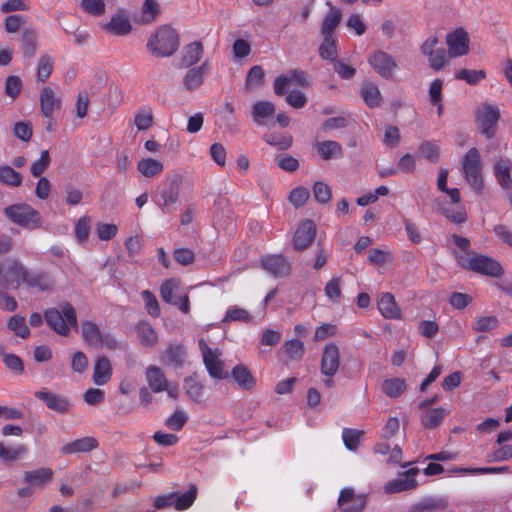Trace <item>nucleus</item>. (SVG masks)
I'll list each match as a JSON object with an SVG mask.
<instances>
[{
	"instance_id": "obj_1",
	"label": "nucleus",
	"mask_w": 512,
	"mask_h": 512,
	"mask_svg": "<svg viewBox=\"0 0 512 512\" xmlns=\"http://www.w3.org/2000/svg\"><path fill=\"white\" fill-rule=\"evenodd\" d=\"M455 258L462 268L481 275L498 278L504 273L502 265L497 260L475 251H468L462 254L456 253Z\"/></svg>"
},
{
	"instance_id": "obj_2",
	"label": "nucleus",
	"mask_w": 512,
	"mask_h": 512,
	"mask_svg": "<svg viewBox=\"0 0 512 512\" xmlns=\"http://www.w3.org/2000/svg\"><path fill=\"white\" fill-rule=\"evenodd\" d=\"M48 326L61 336H68L70 328H77V316L69 302H63L59 308H49L44 312Z\"/></svg>"
},
{
	"instance_id": "obj_3",
	"label": "nucleus",
	"mask_w": 512,
	"mask_h": 512,
	"mask_svg": "<svg viewBox=\"0 0 512 512\" xmlns=\"http://www.w3.org/2000/svg\"><path fill=\"white\" fill-rule=\"evenodd\" d=\"M178 47V34L168 26L158 28L147 42L148 51L157 57H169L177 51Z\"/></svg>"
},
{
	"instance_id": "obj_4",
	"label": "nucleus",
	"mask_w": 512,
	"mask_h": 512,
	"mask_svg": "<svg viewBox=\"0 0 512 512\" xmlns=\"http://www.w3.org/2000/svg\"><path fill=\"white\" fill-rule=\"evenodd\" d=\"M4 215L14 224L34 230L41 226L40 213L28 204H13L4 208Z\"/></svg>"
},
{
	"instance_id": "obj_5",
	"label": "nucleus",
	"mask_w": 512,
	"mask_h": 512,
	"mask_svg": "<svg viewBox=\"0 0 512 512\" xmlns=\"http://www.w3.org/2000/svg\"><path fill=\"white\" fill-rule=\"evenodd\" d=\"M81 335L88 346L99 349L106 347L110 350L118 348V342L109 332H103L99 326L90 320L81 323Z\"/></svg>"
},
{
	"instance_id": "obj_6",
	"label": "nucleus",
	"mask_w": 512,
	"mask_h": 512,
	"mask_svg": "<svg viewBox=\"0 0 512 512\" xmlns=\"http://www.w3.org/2000/svg\"><path fill=\"white\" fill-rule=\"evenodd\" d=\"M462 169L466 181L476 192H480L483 188V180L481 173V157L476 148H471L465 154L462 160Z\"/></svg>"
},
{
	"instance_id": "obj_7",
	"label": "nucleus",
	"mask_w": 512,
	"mask_h": 512,
	"mask_svg": "<svg viewBox=\"0 0 512 512\" xmlns=\"http://www.w3.org/2000/svg\"><path fill=\"white\" fill-rule=\"evenodd\" d=\"M198 345L209 376L214 379L226 378L227 372L224 369V362L221 359L222 351L219 348L212 349L204 339H200Z\"/></svg>"
},
{
	"instance_id": "obj_8",
	"label": "nucleus",
	"mask_w": 512,
	"mask_h": 512,
	"mask_svg": "<svg viewBox=\"0 0 512 512\" xmlns=\"http://www.w3.org/2000/svg\"><path fill=\"white\" fill-rule=\"evenodd\" d=\"M28 272L25 266L16 259L9 261L5 268L0 262V286L16 289L21 283L25 284Z\"/></svg>"
},
{
	"instance_id": "obj_9",
	"label": "nucleus",
	"mask_w": 512,
	"mask_h": 512,
	"mask_svg": "<svg viewBox=\"0 0 512 512\" xmlns=\"http://www.w3.org/2000/svg\"><path fill=\"white\" fill-rule=\"evenodd\" d=\"M180 184L181 179L179 176H174L163 183L159 191L157 204L164 213L170 214L176 210V205L179 200Z\"/></svg>"
},
{
	"instance_id": "obj_10",
	"label": "nucleus",
	"mask_w": 512,
	"mask_h": 512,
	"mask_svg": "<svg viewBox=\"0 0 512 512\" xmlns=\"http://www.w3.org/2000/svg\"><path fill=\"white\" fill-rule=\"evenodd\" d=\"M439 39L437 36H429L421 46V52L428 58L429 66L435 71L441 70L446 62V51L443 47H439Z\"/></svg>"
},
{
	"instance_id": "obj_11",
	"label": "nucleus",
	"mask_w": 512,
	"mask_h": 512,
	"mask_svg": "<svg viewBox=\"0 0 512 512\" xmlns=\"http://www.w3.org/2000/svg\"><path fill=\"white\" fill-rule=\"evenodd\" d=\"M367 61L373 70L384 79H391L398 67L394 58L382 50L372 52Z\"/></svg>"
},
{
	"instance_id": "obj_12",
	"label": "nucleus",
	"mask_w": 512,
	"mask_h": 512,
	"mask_svg": "<svg viewBox=\"0 0 512 512\" xmlns=\"http://www.w3.org/2000/svg\"><path fill=\"white\" fill-rule=\"evenodd\" d=\"M500 117L499 108L496 105L486 103L476 111V121L481 132L487 137H492Z\"/></svg>"
},
{
	"instance_id": "obj_13",
	"label": "nucleus",
	"mask_w": 512,
	"mask_h": 512,
	"mask_svg": "<svg viewBox=\"0 0 512 512\" xmlns=\"http://www.w3.org/2000/svg\"><path fill=\"white\" fill-rule=\"evenodd\" d=\"M446 44L451 58L464 56L469 51L468 33L464 29L458 28L446 35Z\"/></svg>"
},
{
	"instance_id": "obj_14",
	"label": "nucleus",
	"mask_w": 512,
	"mask_h": 512,
	"mask_svg": "<svg viewBox=\"0 0 512 512\" xmlns=\"http://www.w3.org/2000/svg\"><path fill=\"white\" fill-rule=\"evenodd\" d=\"M34 395L37 399L43 401L50 410L60 414H65L70 411L71 403L65 396L51 392L45 388L36 391Z\"/></svg>"
},
{
	"instance_id": "obj_15",
	"label": "nucleus",
	"mask_w": 512,
	"mask_h": 512,
	"mask_svg": "<svg viewBox=\"0 0 512 512\" xmlns=\"http://www.w3.org/2000/svg\"><path fill=\"white\" fill-rule=\"evenodd\" d=\"M340 365V352L339 348L334 343L327 344L321 357V373L326 377H333Z\"/></svg>"
},
{
	"instance_id": "obj_16",
	"label": "nucleus",
	"mask_w": 512,
	"mask_h": 512,
	"mask_svg": "<svg viewBox=\"0 0 512 512\" xmlns=\"http://www.w3.org/2000/svg\"><path fill=\"white\" fill-rule=\"evenodd\" d=\"M342 512H362L366 506V496L355 494L351 488L342 489L338 498Z\"/></svg>"
},
{
	"instance_id": "obj_17",
	"label": "nucleus",
	"mask_w": 512,
	"mask_h": 512,
	"mask_svg": "<svg viewBox=\"0 0 512 512\" xmlns=\"http://www.w3.org/2000/svg\"><path fill=\"white\" fill-rule=\"evenodd\" d=\"M39 102L41 113L45 118H51L55 111L60 110L62 104L60 96L50 86H44L41 89Z\"/></svg>"
},
{
	"instance_id": "obj_18",
	"label": "nucleus",
	"mask_w": 512,
	"mask_h": 512,
	"mask_svg": "<svg viewBox=\"0 0 512 512\" xmlns=\"http://www.w3.org/2000/svg\"><path fill=\"white\" fill-rule=\"evenodd\" d=\"M316 235V226L312 220L301 222L293 236V245L296 250L307 248Z\"/></svg>"
},
{
	"instance_id": "obj_19",
	"label": "nucleus",
	"mask_w": 512,
	"mask_h": 512,
	"mask_svg": "<svg viewBox=\"0 0 512 512\" xmlns=\"http://www.w3.org/2000/svg\"><path fill=\"white\" fill-rule=\"evenodd\" d=\"M417 473V468L407 470L400 478L387 482L384 486V491L387 494H393L414 489L417 486V481L415 480Z\"/></svg>"
},
{
	"instance_id": "obj_20",
	"label": "nucleus",
	"mask_w": 512,
	"mask_h": 512,
	"mask_svg": "<svg viewBox=\"0 0 512 512\" xmlns=\"http://www.w3.org/2000/svg\"><path fill=\"white\" fill-rule=\"evenodd\" d=\"M262 267L274 277H284L290 273L291 265L282 255L266 256L261 261Z\"/></svg>"
},
{
	"instance_id": "obj_21",
	"label": "nucleus",
	"mask_w": 512,
	"mask_h": 512,
	"mask_svg": "<svg viewBox=\"0 0 512 512\" xmlns=\"http://www.w3.org/2000/svg\"><path fill=\"white\" fill-rule=\"evenodd\" d=\"M204 54L203 44L199 41L191 42L182 48L180 67L189 68L197 64Z\"/></svg>"
},
{
	"instance_id": "obj_22",
	"label": "nucleus",
	"mask_w": 512,
	"mask_h": 512,
	"mask_svg": "<svg viewBox=\"0 0 512 512\" xmlns=\"http://www.w3.org/2000/svg\"><path fill=\"white\" fill-rule=\"evenodd\" d=\"M208 72V62H203L200 66L192 67L187 70L183 77V85L186 90L193 91L198 89L204 82L205 75Z\"/></svg>"
},
{
	"instance_id": "obj_23",
	"label": "nucleus",
	"mask_w": 512,
	"mask_h": 512,
	"mask_svg": "<svg viewBox=\"0 0 512 512\" xmlns=\"http://www.w3.org/2000/svg\"><path fill=\"white\" fill-rule=\"evenodd\" d=\"M98 447V441L94 437H83L63 445L60 452L63 455L75 453H87Z\"/></svg>"
},
{
	"instance_id": "obj_24",
	"label": "nucleus",
	"mask_w": 512,
	"mask_h": 512,
	"mask_svg": "<svg viewBox=\"0 0 512 512\" xmlns=\"http://www.w3.org/2000/svg\"><path fill=\"white\" fill-rule=\"evenodd\" d=\"M145 378L149 388L154 393H161L164 392L165 389H168V380L163 371L155 365L147 367Z\"/></svg>"
},
{
	"instance_id": "obj_25",
	"label": "nucleus",
	"mask_w": 512,
	"mask_h": 512,
	"mask_svg": "<svg viewBox=\"0 0 512 512\" xmlns=\"http://www.w3.org/2000/svg\"><path fill=\"white\" fill-rule=\"evenodd\" d=\"M25 284L40 291H50L54 287L55 280L49 272H28Z\"/></svg>"
},
{
	"instance_id": "obj_26",
	"label": "nucleus",
	"mask_w": 512,
	"mask_h": 512,
	"mask_svg": "<svg viewBox=\"0 0 512 512\" xmlns=\"http://www.w3.org/2000/svg\"><path fill=\"white\" fill-rule=\"evenodd\" d=\"M327 5L330 7V10L325 15L321 25L322 36H332L334 30L342 19V12L340 9L333 6L330 1L327 2Z\"/></svg>"
},
{
	"instance_id": "obj_27",
	"label": "nucleus",
	"mask_w": 512,
	"mask_h": 512,
	"mask_svg": "<svg viewBox=\"0 0 512 512\" xmlns=\"http://www.w3.org/2000/svg\"><path fill=\"white\" fill-rule=\"evenodd\" d=\"M107 32L114 35H126L131 31L129 18L123 13L113 15L108 23L104 25Z\"/></svg>"
},
{
	"instance_id": "obj_28",
	"label": "nucleus",
	"mask_w": 512,
	"mask_h": 512,
	"mask_svg": "<svg viewBox=\"0 0 512 512\" xmlns=\"http://www.w3.org/2000/svg\"><path fill=\"white\" fill-rule=\"evenodd\" d=\"M378 310L384 318L397 319L400 317L395 298L390 293H383L378 300Z\"/></svg>"
},
{
	"instance_id": "obj_29",
	"label": "nucleus",
	"mask_w": 512,
	"mask_h": 512,
	"mask_svg": "<svg viewBox=\"0 0 512 512\" xmlns=\"http://www.w3.org/2000/svg\"><path fill=\"white\" fill-rule=\"evenodd\" d=\"M112 375V367L110 360L102 356L98 358L95 362L94 372H93V381L96 385H104L106 384Z\"/></svg>"
},
{
	"instance_id": "obj_30",
	"label": "nucleus",
	"mask_w": 512,
	"mask_h": 512,
	"mask_svg": "<svg viewBox=\"0 0 512 512\" xmlns=\"http://www.w3.org/2000/svg\"><path fill=\"white\" fill-rule=\"evenodd\" d=\"M315 148L323 160L337 159L343 156L342 146L333 140L317 142Z\"/></svg>"
},
{
	"instance_id": "obj_31",
	"label": "nucleus",
	"mask_w": 512,
	"mask_h": 512,
	"mask_svg": "<svg viewBox=\"0 0 512 512\" xmlns=\"http://www.w3.org/2000/svg\"><path fill=\"white\" fill-rule=\"evenodd\" d=\"M448 503L443 498H427L410 506L409 512H438L447 508Z\"/></svg>"
},
{
	"instance_id": "obj_32",
	"label": "nucleus",
	"mask_w": 512,
	"mask_h": 512,
	"mask_svg": "<svg viewBox=\"0 0 512 512\" xmlns=\"http://www.w3.org/2000/svg\"><path fill=\"white\" fill-rule=\"evenodd\" d=\"M137 170L142 176L146 178H153L163 172L164 165L159 160L147 157L138 161Z\"/></svg>"
},
{
	"instance_id": "obj_33",
	"label": "nucleus",
	"mask_w": 512,
	"mask_h": 512,
	"mask_svg": "<svg viewBox=\"0 0 512 512\" xmlns=\"http://www.w3.org/2000/svg\"><path fill=\"white\" fill-rule=\"evenodd\" d=\"M511 169L512 161L509 159H500L495 163V176L502 188L509 189L512 187Z\"/></svg>"
},
{
	"instance_id": "obj_34",
	"label": "nucleus",
	"mask_w": 512,
	"mask_h": 512,
	"mask_svg": "<svg viewBox=\"0 0 512 512\" xmlns=\"http://www.w3.org/2000/svg\"><path fill=\"white\" fill-rule=\"evenodd\" d=\"M360 95L370 108L378 107L382 103V95L378 86L371 82L363 83Z\"/></svg>"
},
{
	"instance_id": "obj_35",
	"label": "nucleus",
	"mask_w": 512,
	"mask_h": 512,
	"mask_svg": "<svg viewBox=\"0 0 512 512\" xmlns=\"http://www.w3.org/2000/svg\"><path fill=\"white\" fill-rule=\"evenodd\" d=\"M53 471L50 468H39L32 471H26L23 475V481L34 486H43L52 480Z\"/></svg>"
},
{
	"instance_id": "obj_36",
	"label": "nucleus",
	"mask_w": 512,
	"mask_h": 512,
	"mask_svg": "<svg viewBox=\"0 0 512 512\" xmlns=\"http://www.w3.org/2000/svg\"><path fill=\"white\" fill-rule=\"evenodd\" d=\"M186 350L182 345H170L162 355V362L166 365L180 367L185 361Z\"/></svg>"
},
{
	"instance_id": "obj_37",
	"label": "nucleus",
	"mask_w": 512,
	"mask_h": 512,
	"mask_svg": "<svg viewBox=\"0 0 512 512\" xmlns=\"http://www.w3.org/2000/svg\"><path fill=\"white\" fill-rule=\"evenodd\" d=\"M183 387H184L186 396L191 401L196 402V403L201 402L204 386L195 376L186 377L184 379Z\"/></svg>"
},
{
	"instance_id": "obj_38",
	"label": "nucleus",
	"mask_w": 512,
	"mask_h": 512,
	"mask_svg": "<svg viewBox=\"0 0 512 512\" xmlns=\"http://www.w3.org/2000/svg\"><path fill=\"white\" fill-rule=\"evenodd\" d=\"M275 113V105L270 101H258L252 107V117L258 125H264V119Z\"/></svg>"
},
{
	"instance_id": "obj_39",
	"label": "nucleus",
	"mask_w": 512,
	"mask_h": 512,
	"mask_svg": "<svg viewBox=\"0 0 512 512\" xmlns=\"http://www.w3.org/2000/svg\"><path fill=\"white\" fill-rule=\"evenodd\" d=\"M135 330L143 345L154 346L157 343L158 335L150 323L141 321L137 324Z\"/></svg>"
},
{
	"instance_id": "obj_40",
	"label": "nucleus",
	"mask_w": 512,
	"mask_h": 512,
	"mask_svg": "<svg viewBox=\"0 0 512 512\" xmlns=\"http://www.w3.org/2000/svg\"><path fill=\"white\" fill-rule=\"evenodd\" d=\"M449 412L448 409L442 407L429 409L422 415L421 422L425 428H435L441 424Z\"/></svg>"
},
{
	"instance_id": "obj_41",
	"label": "nucleus",
	"mask_w": 512,
	"mask_h": 512,
	"mask_svg": "<svg viewBox=\"0 0 512 512\" xmlns=\"http://www.w3.org/2000/svg\"><path fill=\"white\" fill-rule=\"evenodd\" d=\"M232 377L241 388L246 390L252 389L256 384L248 368L241 364L233 368Z\"/></svg>"
},
{
	"instance_id": "obj_42",
	"label": "nucleus",
	"mask_w": 512,
	"mask_h": 512,
	"mask_svg": "<svg viewBox=\"0 0 512 512\" xmlns=\"http://www.w3.org/2000/svg\"><path fill=\"white\" fill-rule=\"evenodd\" d=\"M406 390V383L404 379L390 378L382 383L383 393L390 398L399 397Z\"/></svg>"
},
{
	"instance_id": "obj_43",
	"label": "nucleus",
	"mask_w": 512,
	"mask_h": 512,
	"mask_svg": "<svg viewBox=\"0 0 512 512\" xmlns=\"http://www.w3.org/2000/svg\"><path fill=\"white\" fill-rule=\"evenodd\" d=\"M180 287V280L171 278L165 280L160 286V295L164 302L168 304H173L175 300L178 298L175 296V292Z\"/></svg>"
},
{
	"instance_id": "obj_44",
	"label": "nucleus",
	"mask_w": 512,
	"mask_h": 512,
	"mask_svg": "<svg viewBox=\"0 0 512 512\" xmlns=\"http://www.w3.org/2000/svg\"><path fill=\"white\" fill-rule=\"evenodd\" d=\"M197 494V488L195 485H191L189 490L183 494L175 493V498L173 499V505L176 510H186L188 509L195 501Z\"/></svg>"
},
{
	"instance_id": "obj_45",
	"label": "nucleus",
	"mask_w": 512,
	"mask_h": 512,
	"mask_svg": "<svg viewBox=\"0 0 512 512\" xmlns=\"http://www.w3.org/2000/svg\"><path fill=\"white\" fill-rule=\"evenodd\" d=\"M323 37V42L319 47V55L324 60L335 62L338 57L336 40L332 36Z\"/></svg>"
},
{
	"instance_id": "obj_46",
	"label": "nucleus",
	"mask_w": 512,
	"mask_h": 512,
	"mask_svg": "<svg viewBox=\"0 0 512 512\" xmlns=\"http://www.w3.org/2000/svg\"><path fill=\"white\" fill-rule=\"evenodd\" d=\"M252 320V316L249 312L238 306H231L227 309L225 316L222 319L223 323L230 322H244L248 323Z\"/></svg>"
},
{
	"instance_id": "obj_47",
	"label": "nucleus",
	"mask_w": 512,
	"mask_h": 512,
	"mask_svg": "<svg viewBox=\"0 0 512 512\" xmlns=\"http://www.w3.org/2000/svg\"><path fill=\"white\" fill-rule=\"evenodd\" d=\"M22 175L8 165L0 166V182L9 186L18 187L22 183Z\"/></svg>"
},
{
	"instance_id": "obj_48",
	"label": "nucleus",
	"mask_w": 512,
	"mask_h": 512,
	"mask_svg": "<svg viewBox=\"0 0 512 512\" xmlns=\"http://www.w3.org/2000/svg\"><path fill=\"white\" fill-rule=\"evenodd\" d=\"M53 58L47 54L39 58L36 77L39 82H45L53 71Z\"/></svg>"
},
{
	"instance_id": "obj_49",
	"label": "nucleus",
	"mask_w": 512,
	"mask_h": 512,
	"mask_svg": "<svg viewBox=\"0 0 512 512\" xmlns=\"http://www.w3.org/2000/svg\"><path fill=\"white\" fill-rule=\"evenodd\" d=\"M455 78L457 80H463L469 85H476L486 78V73L484 70L461 69L456 72Z\"/></svg>"
},
{
	"instance_id": "obj_50",
	"label": "nucleus",
	"mask_w": 512,
	"mask_h": 512,
	"mask_svg": "<svg viewBox=\"0 0 512 512\" xmlns=\"http://www.w3.org/2000/svg\"><path fill=\"white\" fill-rule=\"evenodd\" d=\"M26 453V448L23 445L15 447H6L0 442V459L5 462H12L19 459Z\"/></svg>"
},
{
	"instance_id": "obj_51",
	"label": "nucleus",
	"mask_w": 512,
	"mask_h": 512,
	"mask_svg": "<svg viewBox=\"0 0 512 512\" xmlns=\"http://www.w3.org/2000/svg\"><path fill=\"white\" fill-rule=\"evenodd\" d=\"M7 326L21 338L25 339L30 335V330L26 325V320L23 316L15 315L11 317L7 323Z\"/></svg>"
},
{
	"instance_id": "obj_52",
	"label": "nucleus",
	"mask_w": 512,
	"mask_h": 512,
	"mask_svg": "<svg viewBox=\"0 0 512 512\" xmlns=\"http://www.w3.org/2000/svg\"><path fill=\"white\" fill-rule=\"evenodd\" d=\"M499 326V320L496 316H481L476 319L472 329L476 332H489Z\"/></svg>"
},
{
	"instance_id": "obj_53",
	"label": "nucleus",
	"mask_w": 512,
	"mask_h": 512,
	"mask_svg": "<svg viewBox=\"0 0 512 512\" xmlns=\"http://www.w3.org/2000/svg\"><path fill=\"white\" fill-rule=\"evenodd\" d=\"M91 219L88 216H82L75 224V237L80 244H84L90 233Z\"/></svg>"
},
{
	"instance_id": "obj_54",
	"label": "nucleus",
	"mask_w": 512,
	"mask_h": 512,
	"mask_svg": "<svg viewBox=\"0 0 512 512\" xmlns=\"http://www.w3.org/2000/svg\"><path fill=\"white\" fill-rule=\"evenodd\" d=\"M159 14V5L155 0H145L142 5L141 22L144 24L151 23Z\"/></svg>"
},
{
	"instance_id": "obj_55",
	"label": "nucleus",
	"mask_w": 512,
	"mask_h": 512,
	"mask_svg": "<svg viewBox=\"0 0 512 512\" xmlns=\"http://www.w3.org/2000/svg\"><path fill=\"white\" fill-rule=\"evenodd\" d=\"M314 198L317 202L325 204L331 200L332 191L328 184L317 181L312 187Z\"/></svg>"
},
{
	"instance_id": "obj_56",
	"label": "nucleus",
	"mask_w": 512,
	"mask_h": 512,
	"mask_svg": "<svg viewBox=\"0 0 512 512\" xmlns=\"http://www.w3.org/2000/svg\"><path fill=\"white\" fill-rule=\"evenodd\" d=\"M263 140L274 147H277L279 150H286L292 144V139L289 136L279 135L276 133H270L263 135Z\"/></svg>"
},
{
	"instance_id": "obj_57",
	"label": "nucleus",
	"mask_w": 512,
	"mask_h": 512,
	"mask_svg": "<svg viewBox=\"0 0 512 512\" xmlns=\"http://www.w3.org/2000/svg\"><path fill=\"white\" fill-rule=\"evenodd\" d=\"M284 350L292 360H299L304 354V343L299 339H290L284 344Z\"/></svg>"
},
{
	"instance_id": "obj_58",
	"label": "nucleus",
	"mask_w": 512,
	"mask_h": 512,
	"mask_svg": "<svg viewBox=\"0 0 512 512\" xmlns=\"http://www.w3.org/2000/svg\"><path fill=\"white\" fill-rule=\"evenodd\" d=\"M188 420V415L185 411L176 409L174 413L165 421V425L174 431H179Z\"/></svg>"
},
{
	"instance_id": "obj_59",
	"label": "nucleus",
	"mask_w": 512,
	"mask_h": 512,
	"mask_svg": "<svg viewBox=\"0 0 512 512\" xmlns=\"http://www.w3.org/2000/svg\"><path fill=\"white\" fill-rule=\"evenodd\" d=\"M80 7L84 12L93 16H100L105 12L104 0H81Z\"/></svg>"
},
{
	"instance_id": "obj_60",
	"label": "nucleus",
	"mask_w": 512,
	"mask_h": 512,
	"mask_svg": "<svg viewBox=\"0 0 512 512\" xmlns=\"http://www.w3.org/2000/svg\"><path fill=\"white\" fill-rule=\"evenodd\" d=\"M141 297L148 314L152 317H158L160 314V308L155 295L149 290H143L141 292Z\"/></svg>"
},
{
	"instance_id": "obj_61",
	"label": "nucleus",
	"mask_w": 512,
	"mask_h": 512,
	"mask_svg": "<svg viewBox=\"0 0 512 512\" xmlns=\"http://www.w3.org/2000/svg\"><path fill=\"white\" fill-rule=\"evenodd\" d=\"M264 78V70L261 66H253L246 76V87L255 88L262 84Z\"/></svg>"
},
{
	"instance_id": "obj_62",
	"label": "nucleus",
	"mask_w": 512,
	"mask_h": 512,
	"mask_svg": "<svg viewBox=\"0 0 512 512\" xmlns=\"http://www.w3.org/2000/svg\"><path fill=\"white\" fill-rule=\"evenodd\" d=\"M22 88V81L20 77L10 75L5 81V94L11 99H15L20 94Z\"/></svg>"
},
{
	"instance_id": "obj_63",
	"label": "nucleus",
	"mask_w": 512,
	"mask_h": 512,
	"mask_svg": "<svg viewBox=\"0 0 512 512\" xmlns=\"http://www.w3.org/2000/svg\"><path fill=\"white\" fill-rule=\"evenodd\" d=\"M50 163V156L47 150H43L40 154V157L35 160L30 168L31 174L34 177L40 176L48 167Z\"/></svg>"
},
{
	"instance_id": "obj_64",
	"label": "nucleus",
	"mask_w": 512,
	"mask_h": 512,
	"mask_svg": "<svg viewBox=\"0 0 512 512\" xmlns=\"http://www.w3.org/2000/svg\"><path fill=\"white\" fill-rule=\"evenodd\" d=\"M309 198V190L299 186L293 189L289 194V201L295 207L303 206Z\"/></svg>"
}]
</instances>
